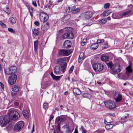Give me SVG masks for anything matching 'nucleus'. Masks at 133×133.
<instances>
[{
	"mask_svg": "<svg viewBox=\"0 0 133 133\" xmlns=\"http://www.w3.org/2000/svg\"><path fill=\"white\" fill-rule=\"evenodd\" d=\"M8 114L9 119L15 121L18 118V113L14 109L9 110L8 111Z\"/></svg>",
	"mask_w": 133,
	"mask_h": 133,
	"instance_id": "obj_1",
	"label": "nucleus"
},
{
	"mask_svg": "<svg viewBox=\"0 0 133 133\" xmlns=\"http://www.w3.org/2000/svg\"><path fill=\"white\" fill-rule=\"evenodd\" d=\"M65 31L68 32L64 34L63 36V39H72L74 37V35L72 32V29L70 27H67L64 29Z\"/></svg>",
	"mask_w": 133,
	"mask_h": 133,
	"instance_id": "obj_2",
	"label": "nucleus"
},
{
	"mask_svg": "<svg viewBox=\"0 0 133 133\" xmlns=\"http://www.w3.org/2000/svg\"><path fill=\"white\" fill-rule=\"evenodd\" d=\"M68 59L67 57H65L58 59L56 60L57 64L62 65L61 68L63 70H65L66 68L67 63L66 61Z\"/></svg>",
	"mask_w": 133,
	"mask_h": 133,
	"instance_id": "obj_3",
	"label": "nucleus"
},
{
	"mask_svg": "<svg viewBox=\"0 0 133 133\" xmlns=\"http://www.w3.org/2000/svg\"><path fill=\"white\" fill-rule=\"evenodd\" d=\"M93 14L91 11L84 12L80 15L79 18L82 20H85L89 19L92 16Z\"/></svg>",
	"mask_w": 133,
	"mask_h": 133,
	"instance_id": "obj_4",
	"label": "nucleus"
},
{
	"mask_svg": "<svg viewBox=\"0 0 133 133\" xmlns=\"http://www.w3.org/2000/svg\"><path fill=\"white\" fill-rule=\"evenodd\" d=\"M9 122V119H8V117L7 116H2L0 117V125L1 127L6 126Z\"/></svg>",
	"mask_w": 133,
	"mask_h": 133,
	"instance_id": "obj_5",
	"label": "nucleus"
},
{
	"mask_svg": "<svg viewBox=\"0 0 133 133\" xmlns=\"http://www.w3.org/2000/svg\"><path fill=\"white\" fill-rule=\"evenodd\" d=\"M24 125V123L23 121H19L14 126L13 130L15 132H18L23 128Z\"/></svg>",
	"mask_w": 133,
	"mask_h": 133,
	"instance_id": "obj_6",
	"label": "nucleus"
},
{
	"mask_svg": "<svg viewBox=\"0 0 133 133\" xmlns=\"http://www.w3.org/2000/svg\"><path fill=\"white\" fill-rule=\"evenodd\" d=\"M92 67L95 71L98 72L102 71L104 69L103 65L100 63H94Z\"/></svg>",
	"mask_w": 133,
	"mask_h": 133,
	"instance_id": "obj_7",
	"label": "nucleus"
},
{
	"mask_svg": "<svg viewBox=\"0 0 133 133\" xmlns=\"http://www.w3.org/2000/svg\"><path fill=\"white\" fill-rule=\"evenodd\" d=\"M17 71V68L14 66L9 67L4 70V73L6 76L10 75L15 73Z\"/></svg>",
	"mask_w": 133,
	"mask_h": 133,
	"instance_id": "obj_8",
	"label": "nucleus"
},
{
	"mask_svg": "<svg viewBox=\"0 0 133 133\" xmlns=\"http://www.w3.org/2000/svg\"><path fill=\"white\" fill-rule=\"evenodd\" d=\"M104 103L106 107L109 109H114L116 107L115 103L112 101H106Z\"/></svg>",
	"mask_w": 133,
	"mask_h": 133,
	"instance_id": "obj_9",
	"label": "nucleus"
},
{
	"mask_svg": "<svg viewBox=\"0 0 133 133\" xmlns=\"http://www.w3.org/2000/svg\"><path fill=\"white\" fill-rule=\"evenodd\" d=\"M71 53V51L69 50L61 49L58 52V55L67 56Z\"/></svg>",
	"mask_w": 133,
	"mask_h": 133,
	"instance_id": "obj_10",
	"label": "nucleus"
},
{
	"mask_svg": "<svg viewBox=\"0 0 133 133\" xmlns=\"http://www.w3.org/2000/svg\"><path fill=\"white\" fill-rule=\"evenodd\" d=\"M113 95L116 102H120L122 100V96L118 91H115Z\"/></svg>",
	"mask_w": 133,
	"mask_h": 133,
	"instance_id": "obj_11",
	"label": "nucleus"
},
{
	"mask_svg": "<svg viewBox=\"0 0 133 133\" xmlns=\"http://www.w3.org/2000/svg\"><path fill=\"white\" fill-rule=\"evenodd\" d=\"M131 11H132L131 10H129L127 11L124 12L122 14L119 13L115 15L116 17H113L112 16V17L114 18L117 19L121 18L123 16H125L129 14H130L131 13Z\"/></svg>",
	"mask_w": 133,
	"mask_h": 133,
	"instance_id": "obj_12",
	"label": "nucleus"
},
{
	"mask_svg": "<svg viewBox=\"0 0 133 133\" xmlns=\"http://www.w3.org/2000/svg\"><path fill=\"white\" fill-rule=\"evenodd\" d=\"M113 73L116 74L117 72H119L121 71V68L119 64L114 65L111 69Z\"/></svg>",
	"mask_w": 133,
	"mask_h": 133,
	"instance_id": "obj_13",
	"label": "nucleus"
},
{
	"mask_svg": "<svg viewBox=\"0 0 133 133\" xmlns=\"http://www.w3.org/2000/svg\"><path fill=\"white\" fill-rule=\"evenodd\" d=\"M61 66H56L54 68V72L56 75H58L61 72L63 74L65 70H63V69L61 68Z\"/></svg>",
	"mask_w": 133,
	"mask_h": 133,
	"instance_id": "obj_14",
	"label": "nucleus"
},
{
	"mask_svg": "<svg viewBox=\"0 0 133 133\" xmlns=\"http://www.w3.org/2000/svg\"><path fill=\"white\" fill-rule=\"evenodd\" d=\"M16 79V76L13 74L12 76L9 77L8 79V83L10 85H13L15 83Z\"/></svg>",
	"mask_w": 133,
	"mask_h": 133,
	"instance_id": "obj_15",
	"label": "nucleus"
},
{
	"mask_svg": "<svg viewBox=\"0 0 133 133\" xmlns=\"http://www.w3.org/2000/svg\"><path fill=\"white\" fill-rule=\"evenodd\" d=\"M39 17L40 21L43 22L46 21L48 19V15L44 13H41Z\"/></svg>",
	"mask_w": 133,
	"mask_h": 133,
	"instance_id": "obj_16",
	"label": "nucleus"
},
{
	"mask_svg": "<svg viewBox=\"0 0 133 133\" xmlns=\"http://www.w3.org/2000/svg\"><path fill=\"white\" fill-rule=\"evenodd\" d=\"M126 74L127 75V77L126 78V79H129L130 78V77L128 73H131L132 72V70L131 68V66L130 65H128L126 68Z\"/></svg>",
	"mask_w": 133,
	"mask_h": 133,
	"instance_id": "obj_17",
	"label": "nucleus"
},
{
	"mask_svg": "<svg viewBox=\"0 0 133 133\" xmlns=\"http://www.w3.org/2000/svg\"><path fill=\"white\" fill-rule=\"evenodd\" d=\"M71 43L70 41L67 40L64 42L63 46L65 48H69L71 47Z\"/></svg>",
	"mask_w": 133,
	"mask_h": 133,
	"instance_id": "obj_18",
	"label": "nucleus"
},
{
	"mask_svg": "<svg viewBox=\"0 0 133 133\" xmlns=\"http://www.w3.org/2000/svg\"><path fill=\"white\" fill-rule=\"evenodd\" d=\"M65 118L62 117H58L56 119V122L57 123V124H60L62 122H63L65 121Z\"/></svg>",
	"mask_w": 133,
	"mask_h": 133,
	"instance_id": "obj_19",
	"label": "nucleus"
},
{
	"mask_svg": "<svg viewBox=\"0 0 133 133\" xmlns=\"http://www.w3.org/2000/svg\"><path fill=\"white\" fill-rule=\"evenodd\" d=\"M16 17H12L9 18V21L11 24L13 25L16 23Z\"/></svg>",
	"mask_w": 133,
	"mask_h": 133,
	"instance_id": "obj_20",
	"label": "nucleus"
},
{
	"mask_svg": "<svg viewBox=\"0 0 133 133\" xmlns=\"http://www.w3.org/2000/svg\"><path fill=\"white\" fill-rule=\"evenodd\" d=\"M109 59V57L107 56L102 55L101 57V60L106 62H107Z\"/></svg>",
	"mask_w": 133,
	"mask_h": 133,
	"instance_id": "obj_21",
	"label": "nucleus"
},
{
	"mask_svg": "<svg viewBox=\"0 0 133 133\" xmlns=\"http://www.w3.org/2000/svg\"><path fill=\"white\" fill-rule=\"evenodd\" d=\"M73 92L74 94L79 95L81 94V91L78 89L76 88H74L73 89Z\"/></svg>",
	"mask_w": 133,
	"mask_h": 133,
	"instance_id": "obj_22",
	"label": "nucleus"
},
{
	"mask_svg": "<svg viewBox=\"0 0 133 133\" xmlns=\"http://www.w3.org/2000/svg\"><path fill=\"white\" fill-rule=\"evenodd\" d=\"M84 54L83 52H81L79 55L78 61L79 63H80L84 59Z\"/></svg>",
	"mask_w": 133,
	"mask_h": 133,
	"instance_id": "obj_23",
	"label": "nucleus"
},
{
	"mask_svg": "<svg viewBox=\"0 0 133 133\" xmlns=\"http://www.w3.org/2000/svg\"><path fill=\"white\" fill-rule=\"evenodd\" d=\"M50 75L54 79L57 81L61 77L60 76L55 75L52 72H51Z\"/></svg>",
	"mask_w": 133,
	"mask_h": 133,
	"instance_id": "obj_24",
	"label": "nucleus"
},
{
	"mask_svg": "<svg viewBox=\"0 0 133 133\" xmlns=\"http://www.w3.org/2000/svg\"><path fill=\"white\" fill-rule=\"evenodd\" d=\"M104 123L106 124L105 128L107 130L111 129L113 127V125L112 124H107L106 123L105 121H104Z\"/></svg>",
	"mask_w": 133,
	"mask_h": 133,
	"instance_id": "obj_25",
	"label": "nucleus"
},
{
	"mask_svg": "<svg viewBox=\"0 0 133 133\" xmlns=\"http://www.w3.org/2000/svg\"><path fill=\"white\" fill-rule=\"evenodd\" d=\"M98 43H94L91 45L90 48L92 50H95L98 48Z\"/></svg>",
	"mask_w": 133,
	"mask_h": 133,
	"instance_id": "obj_26",
	"label": "nucleus"
},
{
	"mask_svg": "<svg viewBox=\"0 0 133 133\" xmlns=\"http://www.w3.org/2000/svg\"><path fill=\"white\" fill-rule=\"evenodd\" d=\"M23 114L24 117L26 118H28L29 117V114L27 111H23Z\"/></svg>",
	"mask_w": 133,
	"mask_h": 133,
	"instance_id": "obj_27",
	"label": "nucleus"
},
{
	"mask_svg": "<svg viewBox=\"0 0 133 133\" xmlns=\"http://www.w3.org/2000/svg\"><path fill=\"white\" fill-rule=\"evenodd\" d=\"M19 88V87L18 86L14 85L12 88V90L13 91L17 92L18 91Z\"/></svg>",
	"mask_w": 133,
	"mask_h": 133,
	"instance_id": "obj_28",
	"label": "nucleus"
},
{
	"mask_svg": "<svg viewBox=\"0 0 133 133\" xmlns=\"http://www.w3.org/2000/svg\"><path fill=\"white\" fill-rule=\"evenodd\" d=\"M111 13V11L109 10H107V11H105L102 14V15L104 17L107 16L110 14V13Z\"/></svg>",
	"mask_w": 133,
	"mask_h": 133,
	"instance_id": "obj_29",
	"label": "nucleus"
},
{
	"mask_svg": "<svg viewBox=\"0 0 133 133\" xmlns=\"http://www.w3.org/2000/svg\"><path fill=\"white\" fill-rule=\"evenodd\" d=\"M106 64L107 65L108 68H110L111 69L112 68V67L114 65L111 62H106Z\"/></svg>",
	"mask_w": 133,
	"mask_h": 133,
	"instance_id": "obj_30",
	"label": "nucleus"
},
{
	"mask_svg": "<svg viewBox=\"0 0 133 133\" xmlns=\"http://www.w3.org/2000/svg\"><path fill=\"white\" fill-rule=\"evenodd\" d=\"M32 32L35 35H38L39 34V31L36 29H32Z\"/></svg>",
	"mask_w": 133,
	"mask_h": 133,
	"instance_id": "obj_31",
	"label": "nucleus"
},
{
	"mask_svg": "<svg viewBox=\"0 0 133 133\" xmlns=\"http://www.w3.org/2000/svg\"><path fill=\"white\" fill-rule=\"evenodd\" d=\"M33 9V8L32 7H29V10L31 16H32Z\"/></svg>",
	"mask_w": 133,
	"mask_h": 133,
	"instance_id": "obj_32",
	"label": "nucleus"
},
{
	"mask_svg": "<svg viewBox=\"0 0 133 133\" xmlns=\"http://www.w3.org/2000/svg\"><path fill=\"white\" fill-rule=\"evenodd\" d=\"M34 43L35 50H36L38 47V42L37 41H34Z\"/></svg>",
	"mask_w": 133,
	"mask_h": 133,
	"instance_id": "obj_33",
	"label": "nucleus"
},
{
	"mask_svg": "<svg viewBox=\"0 0 133 133\" xmlns=\"http://www.w3.org/2000/svg\"><path fill=\"white\" fill-rule=\"evenodd\" d=\"M48 103H44L43 104V107L45 109H47L48 108Z\"/></svg>",
	"mask_w": 133,
	"mask_h": 133,
	"instance_id": "obj_34",
	"label": "nucleus"
},
{
	"mask_svg": "<svg viewBox=\"0 0 133 133\" xmlns=\"http://www.w3.org/2000/svg\"><path fill=\"white\" fill-rule=\"evenodd\" d=\"M8 30L11 33H15V31L13 30V29L11 28H8Z\"/></svg>",
	"mask_w": 133,
	"mask_h": 133,
	"instance_id": "obj_35",
	"label": "nucleus"
},
{
	"mask_svg": "<svg viewBox=\"0 0 133 133\" xmlns=\"http://www.w3.org/2000/svg\"><path fill=\"white\" fill-rule=\"evenodd\" d=\"M70 15L69 14H68L65 16L64 18L65 20H67L69 19L70 18Z\"/></svg>",
	"mask_w": 133,
	"mask_h": 133,
	"instance_id": "obj_36",
	"label": "nucleus"
},
{
	"mask_svg": "<svg viewBox=\"0 0 133 133\" xmlns=\"http://www.w3.org/2000/svg\"><path fill=\"white\" fill-rule=\"evenodd\" d=\"M106 22V21L104 19H103L99 21V23L101 24H105Z\"/></svg>",
	"mask_w": 133,
	"mask_h": 133,
	"instance_id": "obj_37",
	"label": "nucleus"
},
{
	"mask_svg": "<svg viewBox=\"0 0 133 133\" xmlns=\"http://www.w3.org/2000/svg\"><path fill=\"white\" fill-rule=\"evenodd\" d=\"M87 40L86 39H84L81 43V45L82 46H84L85 43L87 42Z\"/></svg>",
	"mask_w": 133,
	"mask_h": 133,
	"instance_id": "obj_38",
	"label": "nucleus"
},
{
	"mask_svg": "<svg viewBox=\"0 0 133 133\" xmlns=\"http://www.w3.org/2000/svg\"><path fill=\"white\" fill-rule=\"evenodd\" d=\"M70 10L71 12H72L73 13L74 12V11L75 10V9H76V7L75 6H71L70 7Z\"/></svg>",
	"mask_w": 133,
	"mask_h": 133,
	"instance_id": "obj_39",
	"label": "nucleus"
},
{
	"mask_svg": "<svg viewBox=\"0 0 133 133\" xmlns=\"http://www.w3.org/2000/svg\"><path fill=\"white\" fill-rule=\"evenodd\" d=\"M0 24L2 27L4 28H6V25L1 21H0Z\"/></svg>",
	"mask_w": 133,
	"mask_h": 133,
	"instance_id": "obj_40",
	"label": "nucleus"
},
{
	"mask_svg": "<svg viewBox=\"0 0 133 133\" xmlns=\"http://www.w3.org/2000/svg\"><path fill=\"white\" fill-rule=\"evenodd\" d=\"M74 69V66H72L70 68L69 71V74L71 73L72 72Z\"/></svg>",
	"mask_w": 133,
	"mask_h": 133,
	"instance_id": "obj_41",
	"label": "nucleus"
},
{
	"mask_svg": "<svg viewBox=\"0 0 133 133\" xmlns=\"http://www.w3.org/2000/svg\"><path fill=\"white\" fill-rule=\"evenodd\" d=\"M47 28V27H46V26L44 25H43L41 27V29L43 31L46 30Z\"/></svg>",
	"mask_w": 133,
	"mask_h": 133,
	"instance_id": "obj_42",
	"label": "nucleus"
},
{
	"mask_svg": "<svg viewBox=\"0 0 133 133\" xmlns=\"http://www.w3.org/2000/svg\"><path fill=\"white\" fill-rule=\"evenodd\" d=\"M5 12L8 14H10L11 13L8 7H6Z\"/></svg>",
	"mask_w": 133,
	"mask_h": 133,
	"instance_id": "obj_43",
	"label": "nucleus"
},
{
	"mask_svg": "<svg viewBox=\"0 0 133 133\" xmlns=\"http://www.w3.org/2000/svg\"><path fill=\"white\" fill-rule=\"evenodd\" d=\"M80 11V10L79 9H75V10L74 11L73 13L74 14H76L79 12Z\"/></svg>",
	"mask_w": 133,
	"mask_h": 133,
	"instance_id": "obj_44",
	"label": "nucleus"
},
{
	"mask_svg": "<svg viewBox=\"0 0 133 133\" xmlns=\"http://www.w3.org/2000/svg\"><path fill=\"white\" fill-rule=\"evenodd\" d=\"M66 13H68L71 12L70 10V7H68L66 9Z\"/></svg>",
	"mask_w": 133,
	"mask_h": 133,
	"instance_id": "obj_45",
	"label": "nucleus"
},
{
	"mask_svg": "<svg viewBox=\"0 0 133 133\" xmlns=\"http://www.w3.org/2000/svg\"><path fill=\"white\" fill-rule=\"evenodd\" d=\"M110 5V4L109 3H107L105 4L104 5V8H108Z\"/></svg>",
	"mask_w": 133,
	"mask_h": 133,
	"instance_id": "obj_46",
	"label": "nucleus"
},
{
	"mask_svg": "<svg viewBox=\"0 0 133 133\" xmlns=\"http://www.w3.org/2000/svg\"><path fill=\"white\" fill-rule=\"evenodd\" d=\"M104 42V40L103 39H98L97 41V43H103Z\"/></svg>",
	"mask_w": 133,
	"mask_h": 133,
	"instance_id": "obj_47",
	"label": "nucleus"
},
{
	"mask_svg": "<svg viewBox=\"0 0 133 133\" xmlns=\"http://www.w3.org/2000/svg\"><path fill=\"white\" fill-rule=\"evenodd\" d=\"M64 127H65L67 129V131L68 132H69L70 131V130L69 128V126L68 125H65Z\"/></svg>",
	"mask_w": 133,
	"mask_h": 133,
	"instance_id": "obj_48",
	"label": "nucleus"
},
{
	"mask_svg": "<svg viewBox=\"0 0 133 133\" xmlns=\"http://www.w3.org/2000/svg\"><path fill=\"white\" fill-rule=\"evenodd\" d=\"M108 45L107 43L105 44L103 46V48L104 49H106L108 47Z\"/></svg>",
	"mask_w": 133,
	"mask_h": 133,
	"instance_id": "obj_49",
	"label": "nucleus"
},
{
	"mask_svg": "<svg viewBox=\"0 0 133 133\" xmlns=\"http://www.w3.org/2000/svg\"><path fill=\"white\" fill-rule=\"evenodd\" d=\"M54 118V115H51L50 116V118L49 119V122H50L52 119L53 118Z\"/></svg>",
	"mask_w": 133,
	"mask_h": 133,
	"instance_id": "obj_50",
	"label": "nucleus"
},
{
	"mask_svg": "<svg viewBox=\"0 0 133 133\" xmlns=\"http://www.w3.org/2000/svg\"><path fill=\"white\" fill-rule=\"evenodd\" d=\"M19 105V102H16L14 103V105L15 106H18Z\"/></svg>",
	"mask_w": 133,
	"mask_h": 133,
	"instance_id": "obj_51",
	"label": "nucleus"
},
{
	"mask_svg": "<svg viewBox=\"0 0 133 133\" xmlns=\"http://www.w3.org/2000/svg\"><path fill=\"white\" fill-rule=\"evenodd\" d=\"M126 115H127V116H125L124 117H122L121 118V119L122 120H124V119H125L126 118H127V117H128L129 116H128V114H126Z\"/></svg>",
	"mask_w": 133,
	"mask_h": 133,
	"instance_id": "obj_52",
	"label": "nucleus"
},
{
	"mask_svg": "<svg viewBox=\"0 0 133 133\" xmlns=\"http://www.w3.org/2000/svg\"><path fill=\"white\" fill-rule=\"evenodd\" d=\"M35 24L36 26H39V23L38 21H36L34 23Z\"/></svg>",
	"mask_w": 133,
	"mask_h": 133,
	"instance_id": "obj_53",
	"label": "nucleus"
},
{
	"mask_svg": "<svg viewBox=\"0 0 133 133\" xmlns=\"http://www.w3.org/2000/svg\"><path fill=\"white\" fill-rule=\"evenodd\" d=\"M32 4L34 6H37V5L35 1H32Z\"/></svg>",
	"mask_w": 133,
	"mask_h": 133,
	"instance_id": "obj_54",
	"label": "nucleus"
},
{
	"mask_svg": "<svg viewBox=\"0 0 133 133\" xmlns=\"http://www.w3.org/2000/svg\"><path fill=\"white\" fill-rule=\"evenodd\" d=\"M0 85L2 89H4V87L3 84L1 82H0Z\"/></svg>",
	"mask_w": 133,
	"mask_h": 133,
	"instance_id": "obj_55",
	"label": "nucleus"
},
{
	"mask_svg": "<svg viewBox=\"0 0 133 133\" xmlns=\"http://www.w3.org/2000/svg\"><path fill=\"white\" fill-rule=\"evenodd\" d=\"M34 131V122L33 125L32 129V132Z\"/></svg>",
	"mask_w": 133,
	"mask_h": 133,
	"instance_id": "obj_56",
	"label": "nucleus"
},
{
	"mask_svg": "<svg viewBox=\"0 0 133 133\" xmlns=\"http://www.w3.org/2000/svg\"><path fill=\"white\" fill-rule=\"evenodd\" d=\"M93 82H91L90 83L91 84H92V85H94L95 84V81L94 80H93Z\"/></svg>",
	"mask_w": 133,
	"mask_h": 133,
	"instance_id": "obj_57",
	"label": "nucleus"
},
{
	"mask_svg": "<svg viewBox=\"0 0 133 133\" xmlns=\"http://www.w3.org/2000/svg\"><path fill=\"white\" fill-rule=\"evenodd\" d=\"M60 124H58L57 127V129L58 130H60Z\"/></svg>",
	"mask_w": 133,
	"mask_h": 133,
	"instance_id": "obj_58",
	"label": "nucleus"
},
{
	"mask_svg": "<svg viewBox=\"0 0 133 133\" xmlns=\"http://www.w3.org/2000/svg\"><path fill=\"white\" fill-rule=\"evenodd\" d=\"M49 23H48L47 22L46 23V25L45 26H46V27H47V28H48L49 26Z\"/></svg>",
	"mask_w": 133,
	"mask_h": 133,
	"instance_id": "obj_59",
	"label": "nucleus"
},
{
	"mask_svg": "<svg viewBox=\"0 0 133 133\" xmlns=\"http://www.w3.org/2000/svg\"><path fill=\"white\" fill-rule=\"evenodd\" d=\"M68 94V92L66 91L64 92V95H67Z\"/></svg>",
	"mask_w": 133,
	"mask_h": 133,
	"instance_id": "obj_60",
	"label": "nucleus"
},
{
	"mask_svg": "<svg viewBox=\"0 0 133 133\" xmlns=\"http://www.w3.org/2000/svg\"><path fill=\"white\" fill-rule=\"evenodd\" d=\"M129 6L130 7L131 9H132L133 7L132 5L131 4L129 5Z\"/></svg>",
	"mask_w": 133,
	"mask_h": 133,
	"instance_id": "obj_61",
	"label": "nucleus"
},
{
	"mask_svg": "<svg viewBox=\"0 0 133 133\" xmlns=\"http://www.w3.org/2000/svg\"><path fill=\"white\" fill-rule=\"evenodd\" d=\"M110 17H108L107 18V19L108 20H110Z\"/></svg>",
	"mask_w": 133,
	"mask_h": 133,
	"instance_id": "obj_62",
	"label": "nucleus"
},
{
	"mask_svg": "<svg viewBox=\"0 0 133 133\" xmlns=\"http://www.w3.org/2000/svg\"><path fill=\"white\" fill-rule=\"evenodd\" d=\"M97 83L98 84H101V82H100L97 81Z\"/></svg>",
	"mask_w": 133,
	"mask_h": 133,
	"instance_id": "obj_63",
	"label": "nucleus"
},
{
	"mask_svg": "<svg viewBox=\"0 0 133 133\" xmlns=\"http://www.w3.org/2000/svg\"><path fill=\"white\" fill-rule=\"evenodd\" d=\"M74 133H78L76 129H75V131Z\"/></svg>",
	"mask_w": 133,
	"mask_h": 133,
	"instance_id": "obj_64",
	"label": "nucleus"
}]
</instances>
